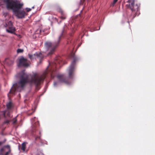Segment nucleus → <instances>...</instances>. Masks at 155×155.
Listing matches in <instances>:
<instances>
[{
  "label": "nucleus",
  "mask_w": 155,
  "mask_h": 155,
  "mask_svg": "<svg viewBox=\"0 0 155 155\" xmlns=\"http://www.w3.org/2000/svg\"><path fill=\"white\" fill-rule=\"evenodd\" d=\"M5 26L7 27L6 30L8 33L12 34L14 33L16 30L15 28L13 26L12 23L11 21H9L8 24H6Z\"/></svg>",
  "instance_id": "nucleus-6"
},
{
  "label": "nucleus",
  "mask_w": 155,
  "mask_h": 155,
  "mask_svg": "<svg viewBox=\"0 0 155 155\" xmlns=\"http://www.w3.org/2000/svg\"><path fill=\"white\" fill-rule=\"evenodd\" d=\"M29 65L27 60L21 57L19 60V62L18 64L19 66L27 67Z\"/></svg>",
  "instance_id": "nucleus-7"
},
{
  "label": "nucleus",
  "mask_w": 155,
  "mask_h": 155,
  "mask_svg": "<svg viewBox=\"0 0 155 155\" xmlns=\"http://www.w3.org/2000/svg\"><path fill=\"white\" fill-rule=\"evenodd\" d=\"M6 4L7 8L8 9L12 10L16 16L18 18L24 17L25 12L23 10H20L23 6L22 3H18L17 0H2Z\"/></svg>",
  "instance_id": "nucleus-1"
},
{
  "label": "nucleus",
  "mask_w": 155,
  "mask_h": 155,
  "mask_svg": "<svg viewBox=\"0 0 155 155\" xmlns=\"http://www.w3.org/2000/svg\"><path fill=\"white\" fill-rule=\"evenodd\" d=\"M15 77L19 78V81L13 85L9 91V94H15L18 91H20L23 89L27 82L28 76L23 71L17 74Z\"/></svg>",
  "instance_id": "nucleus-2"
},
{
  "label": "nucleus",
  "mask_w": 155,
  "mask_h": 155,
  "mask_svg": "<svg viewBox=\"0 0 155 155\" xmlns=\"http://www.w3.org/2000/svg\"><path fill=\"white\" fill-rule=\"evenodd\" d=\"M44 78V77L43 75H41L38 73L34 72L31 75L28 82L31 84L38 85L40 84Z\"/></svg>",
  "instance_id": "nucleus-3"
},
{
  "label": "nucleus",
  "mask_w": 155,
  "mask_h": 155,
  "mask_svg": "<svg viewBox=\"0 0 155 155\" xmlns=\"http://www.w3.org/2000/svg\"><path fill=\"white\" fill-rule=\"evenodd\" d=\"M7 115H8V116L10 117V115H9V114H8H8H7Z\"/></svg>",
  "instance_id": "nucleus-21"
},
{
  "label": "nucleus",
  "mask_w": 155,
  "mask_h": 155,
  "mask_svg": "<svg viewBox=\"0 0 155 155\" xmlns=\"http://www.w3.org/2000/svg\"><path fill=\"white\" fill-rule=\"evenodd\" d=\"M12 104L11 102H9L7 104V107L8 109H11L12 107Z\"/></svg>",
  "instance_id": "nucleus-12"
},
{
  "label": "nucleus",
  "mask_w": 155,
  "mask_h": 155,
  "mask_svg": "<svg viewBox=\"0 0 155 155\" xmlns=\"http://www.w3.org/2000/svg\"><path fill=\"white\" fill-rule=\"evenodd\" d=\"M75 59H74V61L71 63L68 69V74L70 77H71L72 75L73 74L74 69H75L74 62Z\"/></svg>",
  "instance_id": "nucleus-9"
},
{
  "label": "nucleus",
  "mask_w": 155,
  "mask_h": 155,
  "mask_svg": "<svg viewBox=\"0 0 155 155\" xmlns=\"http://www.w3.org/2000/svg\"><path fill=\"white\" fill-rule=\"evenodd\" d=\"M134 0H129L126 5L127 7L130 8L132 12L138 11L139 6L137 4L134 5Z\"/></svg>",
  "instance_id": "nucleus-4"
},
{
  "label": "nucleus",
  "mask_w": 155,
  "mask_h": 155,
  "mask_svg": "<svg viewBox=\"0 0 155 155\" xmlns=\"http://www.w3.org/2000/svg\"><path fill=\"white\" fill-rule=\"evenodd\" d=\"M9 122V121L8 120H6L5 122V123H8V122Z\"/></svg>",
  "instance_id": "nucleus-19"
},
{
  "label": "nucleus",
  "mask_w": 155,
  "mask_h": 155,
  "mask_svg": "<svg viewBox=\"0 0 155 155\" xmlns=\"http://www.w3.org/2000/svg\"><path fill=\"white\" fill-rule=\"evenodd\" d=\"M117 0H114V1H113V6H114V4L116 2H117Z\"/></svg>",
  "instance_id": "nucleus-16"
},
{
  "label": "nucleus",
  "mask_w": 155,
  "mask_h": 155,
  "mask_svg": "<svg viewBox=\"0 0 155 155\" xmlns=\"http://www.w3.org/2000/svg\"><path fill=\"white\" fill-rule=\"evenodd\" d=\"M10 151V148L7 146L2 148L0 150V155H8Z\"/></svg>",
  "instance_id": "nucleus-8"
},
{
  "label": "nucleus",
  "mask_w": 155,
  "mask_h": 155,
  "mask_svg": "<svg viewBox=\"0 0 155 155\" xmlns=\"http://www.w3.org/2000/svg\"><path fill=\"white\" fill-rule=\"evenodd\" d=\"M16 122V119H15L13 121V124H15Z\"/></svg>",
  "instance_id": "nucleus-18"
},
{
  "label": "nucleus",
  "mask_w": 155,
  "mask_h": 155,
  "mask_svg": "<svg viewBox=\"0 0 155 155\" xmlns=\"http://www.w3.org/2000/svg\"><path fill=\"white\" fill-rule=\"evenodd\" d=\"M56 82H54V85L55 86L56 85Z\"/></svg>",
  "instance_id": "nucleus-20"
},
{
  "label": "nucleus",
  "mask_w": 155,
  "mask_h": 155,
  "mask_svg": "<svg viewBox=\"0 0 155 155\" xmlns=\"http://www.w3.org/2000/svg\"><path fill=\"white\" fill-rule=\"evenodd\" d=\"M32 8H34V7L33 6V7H32Z\"/></svg>",
  "instance_id": "nucleus-23"
},
{
  "label": "nucleus",
  "mask_w": 155,
  "mask_h": 155,
  "mask_svg": "<svg viewBox=\"0 0 155 155\" xmlns=\"http://www.w3.org/2000/svg\"><path fill=\"white\" fill-rule=\"evenodd\" d=\"M7 111H4V112H3V115H4V116L5 117H6V116H5V114L6 113V112H7Z\"/></svg>",
  "instance_id": "nucleus-17"
},
{
  "label": "nucleus",
  "mask_w": 155,
  "mask_h": 155,
  "mask_svg": "<svg viewBox=\"0 0 155 155\" xmlns=\"http://www.w3.org/2000/svg\"><path fill=\"white\" fill-rule=\"evenodd\" d=\"M23 51V50L22 49H18L17 52L18 53L22 52Z\"/></svg>",
  "instance_id": "nucleus-14"
},
{
  "label": "nucleus",
  "mask_w": 155,
  "mask_h": 155,
  "mask_svg": "<svg viewBox=\"0 0 155 155\" xmlns=\"http://www.w3.org/2000/svg\"><path fill=\"white\" fill-rule=\"evenodd\" d=\"M58 78L61 81L64 82V76L62 74H60L58 76Z\"/></svg>",
  "instance_id": "nucleus-11"
},
{
  "label": "nucleus",
  "mask_w": 155,
  "mask_h": 155,
  "mask_svg": "<svg viewBox=\"0 0 155 155\" xmlns=\"http://www.w3.org/2000/svg\"><path fill=\"white\" fill-rule=\"evenodd\" d=\"M58 42L52 43L50 42H47L45 43V47L50 51V54H51L54 51L56 48L57 46Z\"/></svg>",
  "instance_id": "nucleus-5"
},
{
  "label": "nucleus",
  "mask_w": 155,
  "mask_h": 155,
  "mask_svg": "<svg viewBox=\"0 0 155 155\" xmlns=\"http://www.w3.org/2000/svg\"><path fill=\"white\" fill-rule=\"evenodd\" d=\"M26 144L24 143L22 144V147L21 148V149L24 151L25 148Z\"/></svg>",
  "instance_id": "nucleus-13"
},
{
  "label": "nucleus",
  "mask_w": 155,
  "mask_h": 155,
  "mask_svg": "<svg viewBox=\"0 0 155 155\" xmlns=\"http://www.w3.org/2000/svg\"><path fill=\"white\" fill-rule=\"evenodd\" d=\"M26 10L27 12H29L31 10V9L28 8H26Z\"/></svg>",
  "instance_id": "nucleus-15"
},
{
  "label": "nucleus",
  "mask_w": 155,
  "mask_h": 155,
  "mask_svg": "<svg viewBox=\"0 0 155 155\" xmlns=\"http://www.w3.org/2000/svg\"><path fill=\"white\" fill-rule=\"evenodd\" d=\"M2 144V142H0V145H1Z\"/></svg>",
  "instance_id": "nucleus-22"
},
{
  "label": "nucleus",
  "mask_w": 155,
  "mask_h": 155,
  "mask_svg": "<svg viewBox=\"0 0 155 155\" xmlns=\"http://www.w3.org/2000/svg\"><path fill=\"white\" fill-rule=\"evenodd\" d=\"M29 57L31 59H32V58H35L36 57L41 58L43 57V56L41 53H37L33 55L29 54Z\"/></svg>",
  "instance_id": "nucleus-10"
}]
</instances>
